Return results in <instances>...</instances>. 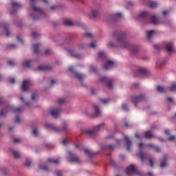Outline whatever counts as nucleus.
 Here are the masks:
<instances>
[{"label":"nucleus","instance_id":"obj_60","mask_svg":"<svg viewBox=\"0 0 176 176\" xmlns=\"http://www.w3.org/2000/svg\"><path fill=\"white\" fill-rule=\"evenodd\" d=\"M116 17L121 18L122 16V14L121 13H117L115 14Z\"/></svg>","mask_w":176,"mask_h":176},{"label":"nucleus","instance_id":"obj_35","mask_svg":"<svg viewBox=\"0 0 176 176\" xmlns=\"http://www.w3.org/2000/svg\"><path fill=\"white\" fill-rule=\"evenodd\" d=\"M155 33L154 30H151L148 32V35H147V40L151 41V38L152 37L153 34Z\"/></svg>","mask_w":176,"mask_h":176},{"label":"nucleus","instance_id":"obj_45","mask_svg":"<svg viewBox=\"0 0 176 176\" xmlns=\"http://www.w3.org/2000/svg\"><path fill=\"white\" fill-rule=\"evenodd\" d=\"M52 50L50 49L45 50V55H50L52 54Z\"/></svg>","mask_w":176,"mask_h":176},{"label":"nucleus","instance_id":"obj_19","mask_svg":"<svg viewBox=\"0 0 176 176\" xmlns=\"http://www.w3.org/2000/svg\"><path fill=\"white\" fill-rule=\"evenodd\" d=\"M130 50L133 56H135L138 53V47L137 45L131 46Z\"/></svg>","mask_w":176,"mask_h":176},{"label":"nucleus","instance_id":"obj_17","mask_svg":"<svg viewBox=\"0 0 176 176\" xmlns=\"http://www.w3.org/2000/svg\"><path fill=\"white\" fill-rule=\"evenodd\" d=\"M124 140L126 143V150L127 151H131V145H132L131 140L126 136H124Z\"/></svg>","mask_w":176,"mask_h":176},{"label":"nucleus","instance_id":"obj_46","mask_svg":"<svg viewBox=\"0 0 176 176\" xmlns=\"http://www.w3.org/2000/svg\"><path fill=\"white\" fill-rule=\"evenodd\" d=\"M58 6H51L50 7V10H52V11H55V10H57L58 9Z\"/></svg>","mask_w":176,"mask_h":176},{"label":"nucleus","instance_id":"obj_6","mask_svg":"<svg viewBox=\"0 0 176 176\" xmlns=\"http://www.w3.org/2000/svg\"><path fill=\"white\" fill-rule=\"evenodd\" d=\"M139 156H140V158L142 161V162H144L145 161H148L149 160V162L151 164V167L153 168V166H154V163H153V158L151 157V155H148L147 154H145L142 152H140L139 153Z\"/></svg>","mask_w":176,"mask_h":176},{"label":"nucleus","instance_id":"obj_31","mask_svg":"<svg viewBox=\"0 0 176 176\" xmlns=\"http://www.w3.org/2000/svg\"><path fill=\"white\" fill-rule=\"evenodd\" d=\"M147 146L148 147H151V148H153L154 149H155V151L157 152H160V148L159 146H154L153 144H146Z\"/></svg>","mask_w":176,"mask_h":176},{"label":"nucleus","instance_id":"obj_52","mask_svg":"<svg viewBox=\"0 0 176 176\" xmlns=\"http://www.w3.org/2000/svg\"><path fill=\"white\" fill-rule=\"evenodd\" d=\"M36 97H37V94H32V101H35Z\"/></svg>","mask_w":176,"mask_h":176},{"label":"nucleus","instance_id":"obj_15","mask_svg":"<svg viewBox=\"0 0 176 176\" xmlns=\"http://www.w3.org/2000/svg\"><path fill=\"white\" fill-rule=\"evenodd\" d=\"M30 85H31V81L30 80H25L23 82L21 88L23 91H25L28 90V88L30 87Z\"/></svg>","mask_w":176,"mask_h":176},{"label":"nucleus","instance_id":"obj_11","mask_svg":"<svg viewBox=\"0 0 176 176\" xmlns=\"http://www.w3.org/2000/svg\"><path fill=\"white\" fill-rule=\"evenodd\" d=\"M11 4L12 8L11 14L16 13V12H17V9H20L22 7L21 3H17L16 1H12Z\"/></svg>","mask_w":176,"mask_h":176},{"label":"nucleus","instance_id":"obj_56","mask_svg":"<svg viewBox=\"0 0 176 176\" xmlns=\"http://www.w3.org/2000/svg\"><path fill=\"white\" fill-rule=\"evenodd\" d=\"M20 121H21L20 117H19V116H16V118H15V122H16V123H19Z\"/></svg>","mask_w":176,"mask_h":176},{"label":"nucleus","instance_id":"obj_25","mask_svg":"<svg viewBox=\"0 0 176 176\" xmlns=\"http://www.w3.org/2000/svg\"><path fill=\"white\" fill-rule=\"evenodd\" d=\"M37 69L40 70V71H49V70L52 69V67H50V65H48V66H39L37 68Z\"/></svg>","mask_w":176,"mask_h":176},{"label":"nucleus","instance_id":"obj_55","mask_svg":"<svg viewBox=\"0 0 176 176\" xmlns=\"http://www.w3.org/2000/svg\"><path fill=\"white\" fill-rule=\"evenodd\" d=\"M68 142V140L67 139H64L63 141H62V144L63 145H67Z\"/></svg>","mask_w":176,"mask_h":176},{"label":"nucleus","instance_id":"obj_10","mask_svg":"<svg viewBox=\"0 0 176 176\" xmlns=\"http://www.w3.org/2000/svg\"><path fill=\"white\" fill-rule=\"evenodd\" d=\"M69 159L70 160V162L76 163V164H80V159L76 156L75 154H72V152L69 151Z\"/></svg>","mask_w":176,"mask_h":176},{"label":"nucleus","instance_id":"obj_49","mask_svg":"<svg viewBox=\"0 0 176 176\" xmlns=\"http://www.w3.org/2000/svg\"><path fill=\"white\" fill-rule=\"evenodd\" d=\"M98 56H99L100 58H103V57H104V56H105L104 52H99V53H98Z\"/></svg>","mask_w":176,"mask_h":176},{"label":"nucleus","instance_id":"obj_18","mask_svg":"<svg viewBox=\"0 0 176 176\" xmlns=\"http://www.w3.org/2000/svg\"><path fill=\"white\" fill-rule=\"evenodd\" d=\"M114 65L113 60H107V63L104 64V69L107 70L109 69L111 67H112Z\"/></svg>","mask_w":176,"mask_h":176},{"label":"nucleus","instance_id":"obj_33","mask_svg":"<svg viewBox=\"0 0 176 176\" xmlns=\"http://www.w3.org/2000/svg\"><path fill=\"white\" fill-rule=\"evenodd\" d=\"M158 3H157V1H150L149 2V6L151 8H154L157 7Z\"/></svg>","mask_w":176,"mask_h":176},{"label":"nucleus","instance_id":"obj_47","mask_svg":"<svg viewBox=\"0 0 176 176\" xmlns=\"http://www.w3.org/2000/svg\"><path fill=\"white\" fill-rule=\"evenodd\" d=\"M85 35L87 38H93V34L90 32H86L85 33Z\"/></svg>","mask_w":176,"mask_h":176},{"label":"nucleus","instance_id":"obj_62","mask_svg":"<svg viewBox=\"0 0 176 176\" xmlns=\"http://www.w3.org/2000/svg\"><path fill=\"white\" fill-rule=\"evenodd\" d=\"M56 176H62V172L61 171H56Z\"/></svg>","mask_w":176,"mask_h":176},{"label":"nucleus","instance_id":"obj_42","mask_svg":"<svg viewBox=\"0 0 176 176\" xmlns=\"http://www.w3.org/2000/svg\"><path fill=\"white\" fill-rule=\"evenodd\" d=\"M98 14H99V12L97 11V10H94V11H92V12H91V15H92V16H94V17H96Z\"/></svg>","mask_w":176,"mask_h":176},{"label":"nucleus","instance_id":"obj_2","mask_svg":"<svg viewBox=\"0 0 176 176\" xmlns=\"http://www.w3.org/2000/svg\"><path fill=\"white\" fill-rule=\"evenodd\" d=\"M126 34L122 32H116L113 33V38L120 44L122 49H128L129 43L125 40Z\"/></svg>","mask_w":176,"mask_h":176},{"label":"nucleus","instance_id":"obj_53","mask_svg":"<svg viewBox=\"0 0 176 176\" xmlns=\"http://www.w3.org/2000/svg\"><path fill=\"white\" fill-rule=\"evenodd\" d=\"M168 140L175 141V135H171L170 137H169V138H168Z\"/></svg>","mask_w":176,"mask_h":176},{"label":"nucleus","instance_id":"obj_48","mask_svg":"<svg viewBox=\"0 0 176 176\" xmlns=\"http://www.w3.org/2000/svg\"><path fill=\"white\" fill-rule=\"evenodd\" d=\"M12 48H16V45L11 44V45H9L7 46L8 50H10V49H12Z\"/></svg>","mask_w":176,"mask_h":176},{"label":"nucleus","instance_id":"obj_7","mask_svg":"<svg viewBox=\"0 0 176 176\" xmlns=\"http://www.w3.org/2000/svg\"><path fill=\"white\" fill-rule=\"evenodd\" d=\"M133 173L136 174L138 176H141V172L136 170L135 167L133 165H131L126 168V174L128 176H131V175Z\"/></svg>","mask_w":176,"mask_h":176},{"label":"nucleus","instance_id":"obj_20","mask_svg":"<svg viewBox=\"0 0 176 176\" xmlns=\"http://www.w3.org/2000/svg\"><path fill=\"white\" fill-rule=\"evenodd\" d=\"M166 47L168 52H171L174 51V45L173 43L171 42L166 43Z\"/></svg>","mask_w":176,"mask_h":176},{"label":"nucleus","instance_id":"obj_29","mask_svg":"<svg viewBox=\"0 0 176 176\" xmlns=\"http://www.w3.org/2000/svg\"><path fill=\"white\" fill-rule=\"evenodd\" d=\"M39 169L43 170V171H49V167L47 164H44L43 166L39 165L38 166Z\"/></svg>","mask_w":176,"mask_h":176},{"label":"nucleus","instance_id":"obj_37","mask_svg":"<svg viewBox=\"0 0 176 176\" xmlns=\"http://www.w3.org/2000/svg\"><path fill=\"white\" fill-rule=\"evenodd\" d=\"M12 155L16 159H19V157H20V153L16 151H12Z\"/></svg>","mask_w":176,"mask_h":176},{"label":"nucleus","instance_id":"obj_28","mask_svg":"<svg viewBox=\"0 0 176 176\" xmlns=\"http://www.w3.org/2000/svg\"><path fill=\"white\" fill-rule=\"evenodd\" d=\"M68 52L71 54V56L77 58H80V56L79 54H75V52L74 50H69Z\"/></svg>","mask_w":176,"mask_h":176},{"label":"nucleus","instance_id":"obj_3","mask_svg":"<svg viewBox=\"0 0 176 176\" xmlns=\"http://www.w3.org/2000/svg\"><path fill=\"white\" fill-rule=\"evenodd\" d=\"M139 18L144 19L148 21V22H151L152 24H156L157 22V19L155 16H153L146 12H143L139 15Z\"/></svg>","mask_w":176,"mask_h":176},{"label":"nucleus","instance_id":"obj_39","mask_svg":"<svg viewBox=\"0 0 176 176\" xmlns=\"http://www.w3.org/2000/svg\"><path fill=\"white\" fill-rule=\"evenodd\" d=\"M66 102V100L65 99H63V98H60V99H58V104L61 105V104H63Z\"/></svg>","mask_w":176,"mask_h":176},{"label":"nucleus","instance_id":"obj_16","mask_svg":"<svg viewBox=\"0 0 176 176\" xmlns=\"http://www.w3.org/2000/svg\"><path fill=\"white\" fill-rule=\"evenodd\" d=\"M50 113L52 116L56 118L58 117L60 113V109H53L50 110Z\"/></svg>","mask_w":176,"mask_h":176},{"label":"nucleus","instance_id":"obj_63","mask_svg":"<svg viewBox=\"0 0 176 176\" xmlns=\"http://www.w3.org/2000/svg\"><path fill=\"white\" fill-rule=\"evenodd\" d=\"M90 47H91V48H95V47H96V44H95L94 42H92V43L90 44Z\"/></svg>","mask_w":176,"mask_h":176},{"label":"nucleus","instance_id":"obj_36","mask_svg":"<svg viewBox=\"0 0 176 176\" xmlns=\"http://www.w3.org/2000/svg\"><path fill=\"white\" fill-rule=\"evenodd\" d=\"M31 60H25L23 62V66L28 68H30Z\"/></svg>","mask_w":176,"mask_h":176},{"label":"nucleus","instance_id":"obj_32","mask_svg":"<svg viewBox=\"0 0 176 176\" xmlns=\"http://www.w3.org/2000/svg\"><path fill=\"white\" fill-rule=\"evenodd\" d=\"M94 110H95V116H99L100 114V111L97 105L94 106Z\"/></svg>","mask_w":176,"mask_h":176},{"label":"nucleus","instance_id":"obj_61","mask_svg":"<svg viewBox=\"0 0 176 176\" xmlns=\"http://www.w3.org/2000/svg\"><path fill=\"white\" fill-rule=\"evenodd\" d=\"M5 103L3 98L0 97V104Z\"/></svg>","mask_w":176,"mask_h":176},{"label":"nucleus","instance_id":"obj_23","mask_svg":"<svg viewBox=\"0 0 176 176\" xmlns=\"http://www.w3.org/2000/svg\"><path fill=\"white\" fill-rule=\"evenodd\" d=\"M167 160H168V156L167 155H165L163 158V161L161 162V164H160V167L162 168H164L167 165Z\"/></svg>","mask_w":176,"mask_h":176},{"label":"nucleus","instance_id":"obj_51","mask_svg":"<svg viewBox=\"0 0 176 176\" xmlns=\"http://www.w3.org/2000/svg\"><path fill=\"white\" fill-rule=\"evenodd\" d=\"M100 101H101L103 104H107V103L109 102V100H107V99H100Z\"/></svg>","mask_w":176,"mask_h":176},{"label":"nucleus","instance_id":"obj_12","mask_svg":"<svg viewBox=\"0 0 176 176\" xmlns=\"http://www.w3.org/2000/svg\"><path fill=\"white\" fill-rule=\"evenodd\" d=\"M69 71L72 73H74L76 78L79 80H81L85 77L83 74H79L78 72H75L73 67H69Z\"/></svg>","mask_w":176,"mask_h":176},{"label":"nucleus","instance_id":"obj_58","mask_svg":"<svg viewBox=\"0 0 176 176\" xmlns=\"http://www.w3.org/2000/svg\"><path fill=\"white\" fill-rule=\"evenodd\" d=\"M90 69H91V71H92L94 73L96 72V69L93 66H91Z\"/></svg>","mask_w":176,"mask_h":176},{"label":"nucleus","instance_id":"obj_38","mask_svg":"<svg viewBox=\"0 0 176 176\" xmlns=\"http://www.w3.org/2000/svg\"><path fill=\"white\" fill-rule=\"evenodd\" d=\"M169 91H176V84L171 85L170 87H169Z\"/></svg>","mask_w":176,"mask_h":176},{"label":"nucleus","instance_id":"obj_50","mask_svg":"<svg viewBox=\"0 0 176 176\" xmlns=\"http://www.w3.org/2000/svg\"><path fill=\"white\" fill-rule=\"evenodd\" d=\"M16 40L23 44V40L20 37V36H16Z\"/></svg>","mask_w":176,"mask_h":176},{"label":"nucleus","instance_id":"obj_59","mask_svg":"<svg viewBox=\"0 0 176 176\" xmlns=\"http://www.w3.org/2000/svg\"><path fill=\"white\" fill-rule=\"evenodd\" d=\"M33 134H34V135H38V130H37L36 129H34L33 130Z\"/></svg>","mask_w":176,"mask_h":176},{"label":"nucleus","instance_id":"obj_13","mask_svg":"<svg viewBox=\"0 0 176 176\" xmlns=\"http://www.w3.org/2000/svg\"><path fill=\"white\" fill-rule=\"evenodd\" d=\"M104 125L103 124H101L100 125H97L95 126L94 130H89L87 131V133H88L90 135H94L96 134V133L100 129L101 127H102Z\"/></svg>","mask_w":176,"mask_h":176},{"label":"nucleus","instance_id":"obj_54","mask_svg":"<svg viewBox=\"0 0 176 176\" xmlns=\"http://www.w3.org/2000/svg\"><path fill=\"white\" fill-rule=\"evenodd\" d=\"M115 148V146L113 144H110L109 146H107V148L110 149V150H113Z\"/></svg>","mask_w":176,"mask_h":176},{"label":"nucleus","instance_id":"obj_14","mask_svg":"<svg viewBox=\"0 0 176 176\" xmlns=\"http://www.w3.org/2000/svg\"><path fill=\"white\" fill-rule=\"evenodd\" d=\"M2 28L4 30L6 36L9 37L10 35V32L8 30V24L6 23H0V30Z\"/></svg>","mask_w":176,"mask_h":176},{"label":"nucleus","instance_id":"obj_5","mask_svg":"<svg viewBox=\"0 0 176 176\" xmlns=\"http://www.w3.org/2000/svg\"><path fill=\"white\" fill-rule=\"evenodd\" d=\"M44 126L45 129L54 130L56 133H60L63 131H67L68 128L67 124H64L63 129L58 128V126H55V125H53V124H45Z\"/></svg>","mask_w":176,"mask_h":176},{"label":"nucleus","instance_id":"obj_64","mask_svg":"<svg viewBox=\"0 0 176 176\" xmlns=\"http://www.w3.org/2000/svg\"><path fill=\"white\" fill-rule=\"evenodd\" d=\"M10 82L12 84H14L16 82V80H14V78H12V79H10Z\"/></svg>","mask_w":176,"mask_h":176},{"label":"nucleus","instance_id":"obj_43","mask_svg":"<svg viewBox=\"0 0 176 176\" xmlns=\"http://www.w3.org/2000/svg\"><path fill=\"white\" fill-rule=\"evenodd\" d=\"M25 165L27 166V167H30V165H31V160L30 159H27L26 160V162L25 163Z\"/></svg>","mask_w":176,"mask_h":176},{"label":"nucleus","instance_id":"obj_8","mask_svg":"<svg viewBox=\"0 0 176 176\" xmlns=\"http://www.w3.org/2000/svg\"><path fill=\"white\" fill-rule=\"evenodd\" d=\"M100 81L103 83L107 84V87L109 89L113 88V79L112 78H107V77H101Z\"/></svg>","mask_w":176,"mask_h":176},{"label":"nucleus","instance_id":"obj_1","mask_svg":"<svg viewBox=\"0 0 176 176\" xmlns=\"http://www.w3.org/2000/svg\"><path fill=\"white\" fill-rule=\"evenodd\" d=\"M38 0H30V5L32 8V13L30 14V17L34 20H38L40 18H43L46 16L45 12L39 8L35 7Z\"/></svg>","mask_w":176,"mask_h":176},{"label":"nucleus","instance_id":"obj_44","mask_svg":"<svg viewBox=\"0 0 176 176\" xmlns=\"http://www.w3.org/2000/svg\"><path fill=\"white\" fill-rule=\"evenodd\" d=\"M8 65L11 67L16 65V62L14 60H8Z\"/></svg>","mask_w":176,"mask_h":176},{"label":"nucleus","instance_id":"obj_57","mask_svg":"<svg viewBox=\"0 0 176 176\" xmlns=\"http://www.w3.org/2000/svg\"><path fill=\"white\" fill-rule=\"evenodd\" d=\"M122 107L125 111H126L128 109V105L126 104H122Z\"/></svg>","mask_w":176,"mask_h":176},{"label":"nucleus","instance_id":"obj_41","mask_svg":"<svg viewBox=\"0 0 176 176\" xmlns=\"http://www.w3.org/2000/svg\"><path fill=\"white\" fill-rule=\"evenodd\" d=\"M32 35L33 38H35V39L39 38V36H40V34L36 33V32H33L32 34Z\"/></svg>","mask_w":176,"mask_h":176},{"label":"nucleus","instance_id":"obj_40","mask_svg":"<svg viewBox=\"0 0 176 176\" xmlns=\"http://www.w3.org/2000/svg\"><path fill=\"white\" fill-rule=\"evenodd\" d=\"M108 47H109V48H116L118 47V45L110 42V43H109Z\"/></svg>","mask_w":176,"mask_h":176},{"label":"nucleus","instance_id":"obj_34","mask_svg":"<svg viewBox=\"0 0 176 176\" xmlns=\"http://www.w3.org/2000/svg\"><path fill=\"white\" fill-rule=\"evenodd\" d=\"M63 23L64 25H69V26H72L74 25L73 22L69 19L65 20Z\"/></svg>","mask_w":176,"mask_h":176},{"label":"nucleus","instance_id":"obj_4","mask_svg":"<svg viewBox=\"0 0 176 176\" xmlns=\"http://www.w3.org/2000/svg\"><path fill=\"white\" fill-rule=\"evenodd\" d=\"M8 111H11L14 113H20L22 111V107L14 108L12 106L8 105L6 109L0 111V116H4Z\"/></svg>","mask_w":176,"mask_h":176},{"label":"nucleus","instance_id":"obj_26","mask_svg":"<svg viewBox=\"0 0 176 176\" xmlns=\"http://www.w3.org/2000/svg\"><path fill=\"white\" fill-rule=\"evenodd\" d=\"M137 73L144 75L145 76H147L148 74V72L146 69L142 68L140 69Z\"/></svg>","mask_w":176,"mask_h":176},{"label":"nucleus","instance_id":"obj_27","mask_svg":"<svg viewBox=\"0 0 176 176\" xmlns=\"http://www.w3.org/2000/svg\"><path fill=\"white\" fill-rule=\"evenodd\" d=\"M144 135L148 139H151L153 137V135L151 131H146L144 133Z\"/></svg>","mask_w":176,"mask_h":176},{"label":"nucleus","instance_id":"obj_9","mask_svg":"<svg viewBox=\"0 0 176 176\" xmlns=\"http://www.w3.org/2000/svg\"><path fill=\"white\" fill-rule=\"evenodd\" d=\"M145 96L143 94H141L138 96H133L131 98V101L134 104L135 106H137V103L144 100L145 99Z\"/></svg>","mask_w":176,"mask_h":176},{"label":"nucleus","instance_id":"obj_21","mask_svg":"<svg viewBox=\"0 0 176 176\" xmlns=\"http://www.w3.org/2000/svg\"><path fill=\"white\" fill-rule=\"evenodd\" d=\"M85 153H86L87 155H88L89 157H93V156H94V155H97L98 153H95L89 149H85L84 150Z\"/></svg>","mask_w":176,"mask_h":176},{"label":"nucleus","instance_id":"obj_30","mask_svg":"<svg viewBox=\"0 0 176 176\" xmlns=\"http://www.w3.org/2000/svg\"><path fill=\"white\" fill-rule=\"evenodd\" d=\"M157 90L159 93H166V89L163 86H158Z\"/></svg>","mask_w":176,"mask_h":176},{"label":"nucleus","instance_id":"obj_24","mask_svg":"<svg viewBox=\"0 0 176 176\" xmlns=\"http://www.w3.org/2000/svg\"><path fill=\"white\" fill-rule=\"evenodd\" d=\"M48 163L57 165L60 163V159L48 158Z\"/></svg>","mask_w":176,"mask_h":176},{"label":"nucleus","instance_id":"obj_22","mask_svg":"<svg viewBox=\"0 0 176 176\" xmlns=\"http://www.w3.org/2000/svg\"><path fill=\"white\" fill-rule=\"evenodd\" d=\"M41 46L40 43H36L33 45L34 52L36 54H40L39 47Z\"/></svg>","mask_w":176,"mask_h":176}]
</instances>
